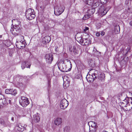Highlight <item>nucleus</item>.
<instances>
[{
    "label": "nucleus",
    "instance_id": "obj_23",
    "mask_svg": "<svg viewBox=\"0 0 132 132\" xmlns=\"http://www.w3.org/2000/svg\"><path fill=\"white\" fill-rule=\"evenodd\" d=\"M91 16V15L90 14L87 13V14L84 15V17L82 19L83 20H85L90 18Z\"/></svg>",
    "mask_w": 132,
    "mask_h": 132
},
{
    "label": "nucleus",
    "instance_id": "obj_32",
    "mask_svg": "<svg viewBox=\"0 0 132 132\" xmlns=\"http://www.w3.org/2000/svg\"><path fill=\"white\" fill-rule=\"evenodd\" d=\"M108 11L107 10H104L102 13V14L103 15H105L107 13Z\"/></svg>",
    "mask_w": 132,
    "mask_h": 132
},
{
    "label": "nucleus",
    "instance_id": "obj_43",
    "mask_svg": "<svg viewBox=\"0 0 132 132\" xmlns=\"http://www.w3.org/2000/svg\"><path fill=\"white\" fill-rule=\"evenodd\" d=\"M57 47L56 48V47H55V51H57Z\"/></svg>",
    "mask_w": 132,
    "mask_h": 132
},
{
    "label": "nucleus",
    "instance_id": "obj_9",
    "mask_svg": "<svg viewBox=\"0 0 132 132\" xmlns=\"http://www.w3.org/2000/svg\"><path fill=\"white\" fill-rule=\"evenodd\" d=\"M19 38H20L21 40H19L20 42L19 45L20 46V47L18 48L20 49L23 48L25 46V42L23 40H24V37L23 36H20L19 37Z\"/></svg>",
    "mask_w": 132,
    "mask_h": 132
},
{
    "label": "nucleus",
    "instance_id": "obj_34",
    "mask_svg": "<svg viewBox=\"0 0 132 132\" xmlns=\"http://www.w3.org/2000/svg\"><path fill=\"white\" fill-rule=\"evenodd\" d=\"M129 0H126L125 2V4L126 5H128L129 2Z\"/></svg>",
    "mask_w": 132,
    "mask_h": 132
},
{
    "label": "nucleus",
    "instance_id": "obj_19",
    "mask_svg": "<svg viewBox=\"0 0 132 132\" xmlns=\"http://www.w3.org/2000/svg\"><path fill=\"white\" fill-rule=\"evenodd\" d=\"M34 10L31 9H29L27 10L26 12V16L30 14L34 13Z\"/></svg>",
    "mask_w": 132,
    "mask_h": 132
},
{
    "label": "nucleus",
    "instance_id": "obj_38",
    "mask_svg": "<svg viewBox=\"0 0 132 132\" xmlns=\"http://www.w3.org/2000/svg\"><path fill=\"white\" fill-rule=\"evenodd\" d=\"M105 33L104 31H102L101 32V35L102 36H103L104 35Z\"/></svg>",
    "mask_w": 132,
    "mask_h": 132
},
{
    "label": "nucleus",
    "instance_id": "obj_30",
    "mask_svg": "<svg viewBox=\"0 0 132 132\" xmlns=\"http://www.w3.org/2000/svg\"><path fill=\"white\" fill-rule=\"evenodd\" d=\"M104 78L105 77L103 75H101L100 76H99V77H98V79L102 81L103 80H104Z\"/></svg>",
    "mask_w": 132,
    "mask_h": 132
},
{
    "label": "nucleus",
    "instance_id": "obj_2",
    "mask_svg": "<svg viewBox=\"0 0 132 132\" xmlns=\"http://www.w3.org/2000/svg\"><path fill=\"white\" fill-rule=\"evenodd\" d=\"M72 67L70 61L68 59H65L63 63L59 67L58 66V68L61 71L64 72L70 71Z\"/></svg>",
    "mask_w": 132,
    "mask_h": 132
},
{
    "label": "nucleus",
    "instance_id": "obj_4",
    "mask_svg": "<svg viewBox=\"0 0 132 132\" xmlns=\"http://www.w3.org/2000/svg\"><path fill=\"white\" fill-rule=\"evenodd\" d=\"M54 13L55 15L59 16L64 11L65 7L63 5L57 6L54 8Z\"/></svg>",
    "mask_w": 132,
    "mask_h": 132
},
{
    "label": "nucleus",
    "instance_id": "obj_10",
    "mask_svg": "<svg viewBox=\"0 0 132 132\" xmlns=\"http://www.w3.org/2000/svg\"><path fill=\"white\" fill-rule=\"evenodd\" d=\"M5 93L6 94H11L14 96L16 94V90L12 89H7L5 90Z\"/></svg>",
    "mask_w": 132,
    "mask_h": 132
},
{
    "label": "nucleus",
    "instance_id": "obj_52",
    "mask_svg": "<svg viewBox=\"0 0 132 132\" xmlns=\"http://www.w3.org/2000/svg\"><path fill=\"white\" fill-rule=\"evenodd\" d=\"M131 104H132V102H131Z\"/></svg>",
    "mask_w": 132,
    "mask_h": 132
},
{
    "label": "nucleus",
    "instance_id": "obj_18",
    "mask_svg": "<svg viewBox=\"0 0 132 132\" xmlns=\"http://www.w3.org/2000/svg\"><path fill=\"white\" fill-rule=\"evenodd\" d=\"M27 19L29 20H31L34 19L35 17L34 13L31 14L26 15Z\"/></svg>",
    "mask_w": 132,
    "mask_h": 132
},
{
    "label": "nucleus",
    "instance_id": "obj_48",
    "mask_svg": "<svg viewBox=\"0 0 132 132\" xmlns=\"http://www.w3.org/2000/svg\"><path fill=\"white\" fill-rule=\"evenodd\" d=\"M25 109H23V110H22V111H25Z\"/></svg>",
    "mask_w": 132,
    "mask_h": 132
},
{
    "label": "nucleus",
    "instance_id": "obj_28",
    "mask_svg": "<svg viewBox=\"0 0 132 132\" xmlns=\"http://www.w3.org/2000/svg\"><path fill=\"white\" fill-rule=\"evenodd\" d=\"M101 26V24L100 23H97L96 24V27L97 29H99Z\"/></svg>",
    "mask_w": 132,
    "mask_h": 132
},
{
    "label": "nucleus",
    "instance_id": "obj_7",
    "mask_svg": "<svg viewBox=\"0 0 132 132\" xmlns=\"http://www.w3.org/2000/svg\"><path fill=\"white\" fill-rule=\"evenodd\" d=\"M68 105V102L65 99H63L61 102L60 106L61 109H64Z\"/></svg>",
    "mask_w": 132,
    "mask_h": 132
},
{
    "label": "nucleus",
    "instance_id": "obj_5",
    "mask_svg": "<svg viewBox=\"0 0 132 132\" xmlns=\"http://www.w3.org/2000/svg\"><path fill=\"white\" fill-rule=\"evenodd\" d=\"M20 104L23 107H26L29 103L28 99L24 97H21L19 100Z\"/></svg>",
    "mask_w": 132,
    "mask_h": 132
},
{
    "label": "nucleus",
    "instance_id": "obj_47",
    "mask_svg": "<svg viewBox=\"0 0 132 132\" xmlns=\"http://www.w3.org/2000/svg\"><path fill=\"white\" fill-rule=\"evenodd\" d=\"M19 78V77H18V76H17V78H16V79H18Z\"/></svg>",
    "mask_w": 132,
    "mask_h": 132
},
{
    "label": "nucleus",
    "instance_id": "obj_50",
    "mask_svg": "<svg viewBox=\"0 0 132 132\" xmlns=\"http://www.w3.org/2000/svg\"><path fill=\"white\" fill-rule=\"evenodd\" d=\"M64 83L63 84V85L64 86Z\"/></svg>",
    "mask_w": 132,
    "mask_h": 132
},
{
    "label": "nucleus",
    "instance_id": "obj_25",
    "mask_svg": "<svg viewBox=\"0 0 132 132\" xmlns=\"http://www.w3.org/2000/svg\"><path fill=\"white\" fill-rule=\"evenodd\" d=\"M70 130V127H69L67 126L64 128V132H69Z\"/></svg>",
    "mask_w": 132,
    "mask_h": 132
},
{
    "label": "nucleus",
    "instance_id": "obj_27",
    "mask_svg": "<svg viewBox=\"0 0 132 132\" xmlns=\"http://www.w3.org/2000/svg\"><path fill=\"white\" fill-rule=\"evenodd\" d=\"M92 128H89V132H96V128L92 127Z\"/></svg>",
    "mask_w": 132,
    "mask_h": 132
},
{
    "label": "nucleus",
    "instance_id": "obj_26",
    "mask_svg": "<svg viewBox=\"0 0 132 132\" xmlns=\"http://www.w3.org/2000/svg\"><path fill=\"white\" fill-rule=\"evenodd\" d=\"M5 104H6V102H5L4 101L3 102V100L2 99H0V105L2 106Z\"/></svg>",
    "mask_w": 132,
    "mask_h": 132
},
{
    "label": "nucleus",
    "instance_id": "obj_42",
    "mask_svg": "<svg viewBox=\"0 0 132 132\" xmlns=\"http://www.w3.org/2000/svg\"><path fill=\"white\" fill-rule=\"evenodd\" d=\"M11 120L13 121L14 120V118L13 117H12L11 118Z\"/></svg>",
    "mask_w": 132,
    "mask_h": 132
},
{
    "label": "nucleus",
    "instance_id": "obj_51",
    "mask_svg": "<svg viewBox=\"0 0 132 132\" xmlns=\"http://www.w3.org/2000/svg\"><path fill=\"white\" fill-rule=\"evenodd\" d=\"M19 79H22V78H20Z\"/></svg>",
    "mask_w": 132,
    "mask_h": 132
},
{
    "label": "nucleus",
    "instance_id": "obj_41",
    "mask_svg": "<svg viewBox=\"0 0 132 132\" xmlns=\"http://www.w3.org/2000/svg\"><path fill=\"white\" fill-rule=\"evenodd\" d=\"M132 109V107H131L130 109H128L127 108V110L125 109V110H131Z\"/></svg>",
    "mask_w": 132,
    "mask_h": 132
},
{
    "label": "nucleus",
    "instance_id": "obj_31",
    "mask_svg": "<svg viewBox=\"0 0 132 132\" xmlns=\"http://www.w3.org/2000/svg\"><path fill=\"white\" fill-rule=\"evenodd\" d=\"M92 123L93 124V123L94 124L92 125V127L93 126L94 127L97 128V126L96 125V123H95V122L93 121H92Z\"/></svg>",
    "mask_w": 132,
    "mask_h": 132
},
{
    "label": "nucleus",
    "instance_id": "obj_24",
    "mask_svg": "<svg viewBox=\"0 0 132 132\" xmlns=\"http://www.w3.org/2000/svg\"><path fill=\"white\" fill-rule=\"evenodd\" d=\"M5 126V124L4 120L3 119L0 118V127Z\"/></svg>",
    "mask_w": 132,
    "mask_h": 132
},
{
    "label": "nucleus",
    "instance_id": "obj_33",
    "mask_svg": "<svg viewBox=\"0 0 132 132\" xmlns=\"http://www.w3.org/2000/svg\"><path fill=\"white\" fill-rule=\"evenodd\" d=\"M100 1V2L102 4H104L105 2V0H99L98 1Z\"/></svg>",
    "mask_w": 132,
    "mask_h": 132
},
{
    "label": "nucleus",
    "instance_id": "obj_20",
    "mask_svg": "<svg viewBox=\"0 0 132 132\" xmlns=\"http://www.w3.org/2000/svg\"><path fill=\"white\" fill-rule=\"evenodd\" d=\"M3 100L5 101V102H6V104L9 103L10 104H11L12 103L11 102L12 101V99L11 98L7 97L5 98V99L4 98Z\"/></svg>",
    "mask_w": 132,
    "mask_h": 132
},
{
    "label": "nucleus",
    "instance_id": "obj_13",
    "mask_svg": "<svg viewBox=\"0 0 132 132\" xmlns=\"http://www.w3.org/2000/svg\"><path fill=\"white\" fill-rule=\"evenodd\" d=\"M31 64L30 63L26 62H22L21 64V67L22 69H24L25 67L26 66L27 68H30Z\"/></svg>",
    "mask_w": 132,
    "mask_h": 132
},
{
    "label": "nucleus",
    "instance_id": "obj_1",
    "mask_svg": "<svg viewBox=\"0 0 132 132\" xmlns=\"http://www.w3.org/2000/svg\"><path fill=\"white\" fill-rule=\"evenodd\" d=\"M12 22L15 25L11 27L10 31L14 36H16L18 35L21 32V22L16 19L13 20Z\"/></svg>",
    "mask_w": 132,
    "mask_h": 132
},
{
    "label": "nucleus",
    "instance_id": "obj_45",
    "mask_svg": "<svg viewBox=\"0 0 132 132\" xmlns=\"http://www.w3.org/2000/svg\"><path fill=\"white\" fill-rule=\"evenodd\" d=\"M130 1V3H131V2L132 3V0H129Z\"/></svg>",
    "mask_w": 132,
    "mask_h": 132
},
{
    "label": "nucleus",
    "instance_id": "obj_15",
    "mask_svg": "<svg viewBox=\"0 0 132 132\" xmlns=\"http://www.w3.org/2000/svg\"><path fill=\"white\" fill-rule=\"evenodd\" d=\"M89 40L87 39V38L86 39H82L81 38V39L80 40V42L83 45H86L87 44H88Z\"/></svg>",
    "mask_w": 132,
    "mask_h": 132
},
{
    "label": "nucleus",
    "instance_id": "obj_36",
    "mask_svg": "<svg viewBox=\"0 0 132 132\" xmlns=\"http://www.w3.org/2000/svg\"><path fill=\"white\" fill-rule=\"evenodd\" d=\"M126 10L128 12H130V8L128 7L126 9Z\"/></svg>",
    "mask_w": 132,
    "mask_h": 132
},
{
    "label": "nucleus",
    "instance_id": "obj_39",
    "mask_svg": "<svg viewBox=\"0 0 132 132\" xmlns=\"http://www.w3.org/2000/svg\"><path fill=\"white\" fill-rule=\"evenodd\" d=\"M119 6L121 7V9L122 8V5L121 4L120 5H119V6H118V7H117L118 9L119 7Z\"/></svg>",
    "mask_w": 132,
    "mask_h": 132
},
{
    "label": "nucleus",
    "instance_id": "obj_46",
    "mask_svg": "<svg viewBox=\"0 0 132 132\" xmlns=\"http://www.w3.org/2000/svg\"><path fill=\"white\" fill-rule=\"evenodd\" d=\"M26 125H24L23 127V128H24V127H26Z\"/></svg>",
    "mask_w": 132,
    "mask_h": 132
},
{
    "label": "nucleus",
    "instance_id": "obj_40",
    "mask_svg": "<svg viewBox=\"0 0 132 132\" xmlns=\"http://www.w3.org/2000/svg\"><path fill=\"white\" fill-rule=\"evenodd\" d=\"M129 24L130 26H132V21L130 22L129 23Z\"/></svg>",
    "mask_w": 132,
    "mask_h": 132
},
{
    "label": "nucleus",
    "instance_id": "obj_35",
    "mask_svg": "<svg viewBox=\"0 0 132 132\" xmlns=\"http://www.w3.org/2000/svg\"><path fill=\"white\" fill-rule=\"evenodd\" d=\"M89 30V28L88 27H85V29H84V31L86 32L87 30Z\"/></svg>",
    "mask_w": 132,
    "mask_h": 132
},
{
    "label": "nucleus",
    "instance_id": "obj_6",
    "mask_svg": "<svg viewBox=\"0 0 132 132\" xmlns=\"http://www.w3.org/2000/svg\"><path fill=\"white\" fill-rule=\"evenodd\" d=\"M122 96H125V99L122 98V99L123 100L122 102H121V105H120V106H121V107L122 109L123 108V107H126L127 105L128 104L129 102L128 101L129 100V98L128 97H127L126 95L125 94H122L121 95Z\"/></svg>",
    "mask_w": 132,
    "mask_h": 132
},
{
    "label": "nucleus",
    "instance_id": "obj_8",
    "mask_svg": "<svg viewBox=\"0 0 132 132\" xmlns=\"http://www.w3.org/2000/svg\"><path fill=\"white\" fill-rule=\"evenodd\" d=\"M46 61L48 64L51 63L53 60V55L51 54H46L45 56Z\"/></svg>",
    "mask_w": 132,
    "mask_h": 132
},
{
    "label": "nucleus",
    "instance_id": "obj_14",
    "mask_svg": "<svg viewBox=\"0 0 132 132\" xmlns=\"http://www.w3.org/2000/svg\"><path fill=\"white\" fill-rule=\"evenodd\" d=\"M62 119L60 118H56L54 121V123L55 125L59 126L62 123Z\"/></svg>",
    "mask_w": 132,
    "mask_h": 132
},
{
    "label": "nucleus",
    "instance_id": "obj_22",
    "mask_svg": "<svg viewBox=\"0 0 132 132\" xmlns=\"http://www.w3.org/2000/svg\"><path fill=\"white\" fill-rule=\"evenodd\" d=\"M94 2V0H86L85 2L89 5H92Z\"/></svg>",
    "mask_w": 132,
    "mask_h": 132
},
{
    "label": "nucleus",
    "instance_id": "obj_16",
    "mask_svg": "<svg viewBox=\"0 0 132 132\" xmlns=\"http://www.w3.org/2000/svg\"><path fill=\"white\" fill-rule=\"evenodd\" d=\"M15 129L17 130L19 132H21L23 130V127L20 124L17 125L15 127Z\"/></svg>",
    "mask_w": 132,
    "mask_h": 132
},
{
    "label": "nucleus",
    "instance_id": "obj_17",
    "mask_svg": "<svg viewBox=\"0 0 132 132\" xmlns=\"http://www.w3.org/2000/svg\"><path fill=\"white\" fill-rule=\"evenodd\" d=\"M120 31V27L119 25H117L115 27L113 33L114 34H118L119 33Z\"/></svg>",
    "mask_w": 132,
    "mask_h": 132
},
{
    "label": "nucleus",
    "instance_id": "obj_11",
    "mask_svg": "<svg viewBox=\"0 0 132 132\" xmlns=\"http://www.w3.org/2000/svg\"><path fill=\"white\" fill-rule=\"evenodd\" d=\"M40 115L38 113L34 114L33 117V120L35 122H38L40 121Z\"/></svg>",
    "mask_w": 132,
    "mask_h": 132
},
{
    "label": "nucleus",
    "instance_id": "obj_3",
    "mask_svg": "<svg viewBox=\"0 0 132 132\" xmlns=\"http://www.w3.org/2000/svg\"><path fill=\"white\" fill-rule=\"evenodd\" d=\"M97 71H95V72L93 73L91 75L89 74H88L86 77V78L87 81L89 82H92L95 79H96L98 76Z\"/></svg>",
    "mask_w": 132,
    "mask_h": 132
},
{
    "label": "nucleus",
    "instance_id": "obj_49",
    "mask_svg": "<svg viewBox=\"0 0 132 132\" xmlns=\"http://www.w3.org/2000/svg\"><path fill=\"white\" fill-rule=\"evenodd\" d=\"M2 37V36L1 35L0 36V38H1Z\"/></svg>",
    "mask_w": 132,
    "mask_h": 132
},
{
    "label": "nucleus",
    "instance_id": "obj_21",
    "mask_svg": "<svg viewBox=\"0 0 132 132\" xmlns=\"http://www.w3.org/2000/svg\"><path fill=\"white\" fill-rule=\"evenodd\" d=\"M95 11V9L94 8H91L88 10L87 11V13H89L91 15L93 14Z\"/></svg>",
    "mask_w": 132,
    "mask_h": 132
},
{
    "label": "nucleus",
    "instance_id": "obj_29",
    "mask_svg": "<svg viewBox=\"0 0 132 132\" xmlns=\"http://www.w3.org/2000/svg\"><path fill=\"white\" fill-rule=\"evenodd\" d=\"M73 51L75 54H78V51L76 50V47H73Z\"/></svg>",
    "mask_w": 132,
    "mask_h": 132
},
{
    "label": "nucleus",
    "instance_id": "obj_44",
    "mask_svg": "<svg viewBox=\"0 0 132 132\" xmlns=\"http://www.w3.org/2000/svg\"><path fill=\"white\" fill-rule=\"evenodd\" d=\"M102 132H108L106 131H105V130H103L102 131Z\"/></svg>",
    "mask_w": 132,
    "mask_h": 132
},
{
    "label": "nucleus",
    "instance_id": "obj_12",
    "mask_svg": "<svg viewBox=\"0 0 132 132\" xmlns=\"http://www.w3.org/2000/svg\"><path fill=\"white\" fill-rule=\"evenodd\" d=\"M51 38L49 36H46L43 38L42 43L44 44H46L49 43L50 41Z\"/></svg>",
    "mask_w": 132,
    "mask_h": 132
},
{
    "label": "nucleus",
    "instance_id": "obj_37",
    "mask_svg": "<svg viewBox=\"0 0 132 132\" xmlns=\"http://www.w3.org/2000/svg\"><path fill=\"white\" fill-rule=\"evenodd\" d=\"M96 35L97 37H99L100 35V33L99 32H97L96 33Z\"/></svg>",
    "mask_w": 132,
    "mask_h": 132
}]
</instances>
